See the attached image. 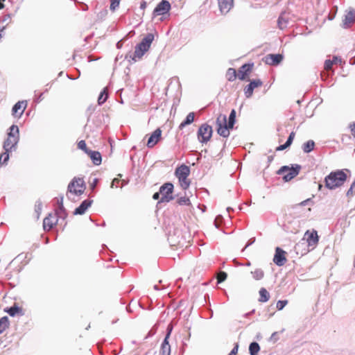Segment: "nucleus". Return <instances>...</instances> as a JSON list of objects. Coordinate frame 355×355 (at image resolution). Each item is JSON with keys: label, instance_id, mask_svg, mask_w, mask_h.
<instances>
[{"label": "nucleus", "instance_id": "obj_1", "mask_svg": "<svg viewBox=\"0 0 355 355\" xmlns=\"http://www.w3.org/2000/svg\"><path fill=\"white\" fill-rule=\"evenodd\" d=\"M236 119V111L232 110L229 116L228 123L227 116L225 114H220L216 119V131L217 133L223 137H227L230 135V130L233 128Z\"/></svg>", "mask_w": 355, "mask_h": 355}, {"label": "nucleus", "instance_id": "obj_2", "mask_svg": "<svg viewBox=\"0 0 355 355\" xmlns=\"http://www.w3.org/2000/svg\"><path fill=\"white\" fill-rule=\"evenodd\" d=\"M154 40V35L148 33L146 37L135 46L134 53H128L126 58H130L132 61L137 62L141 59L146 52H147Z\"/></svg>", "mask_w": 355, "mask_h": 355}, {"label": "nucleus", "instance_id": "obj_3", "mask_svg": "<svg viewBox=\"0 0 355 355\" xmlns=\"http://www.w3.org/2000/svg\"><path fill=\"white\" fill-rule=\"evenodd\" d=\"M347 178V175L343 170L332 171L324 178L325 187L331 190L335 189L343 185Z\"/></svg>", "mask_w": 355, "mask_h": 355}, {"label": "nucleus", "instance_id": "obj_4", "mask_svg": "<svg viewBox=\"0 0 355 355\" xmlns=\"http://www.w3.org/2000/svg\"><path fill=\"white\" fill-rule=\"evenodd\" d=\"M303 240L306 241L307 243L308 248L304 249L300 251V248L301 243H297L295 246V250L297 254H300L302 255L306 254L310 250H314L318 245L319 241V236L318 235V232L315 230H307L304 235Z\"/></svg>", "mask_w": 355, "mask_h": 355}, {"label": "nucleus", "instance_id": "obj_5", "mask_svg": "<svg viewBox=\"0 0 355 355\" xmlns=\"http://www.w3.org/2000/svg\"><path fill=\"white\" fill-rule=\"evenodd\" d=\"M19 140V128L16 125H12L9 128L8 137L3 143V148L6 151L15 150Z\"/></svg>", "mask_w": 355, "mask_h": 355}, {"label": "nucleus", "instance_id": "obj_6", "mask_svg": "<svg viewBox=\"0 0 355 355\" xmlns=\"http://www.w3.org/2000/svg\"><path fill=\"white\" fill-rule=\"evenodd\" d=\"M86 189L85 181L80 178H74L71 182L69 184L67 188V192L69 198L76 196H79L82 195Z\"/></svg>", "mask_w": 355, "mask_h": 355}, {"label": "nucleus", "instance_id": "obj_7", "mask_svg": "<svg viewBox=\"0 0 355 355\" xmlns=\"http://www.w3.org/2000/svg\"><path fill=\"white\" fill-rule=\"evenodd\" d=\"M175 174L178 178L179 183L182 189L186 190L189 188L191 181L188 178L190 174L189 166L182 164L175 169Z\"/></svg>", "mask_w": 355, "mask_h": 355}, {"label": "nucleus", "instance_id": "obj_8", "mask_svg": "<svg viewBox=\"0 0 355 355\" xmlns=\"http://www.w3.org/2000/svg\"><path fill=\"white\" fill-rule=\"evenodd\" d=\"M300 169L301 166L297 164L292 167L284 166L277 171V174L282 175L285 182H288L299 174Z\"/></svg>", "mask_w": 355, "mask_h": 355}, {"label": "nucleus", "instance_id": "obj_9", "mask_svg": "<svg viewBox=\"0 0 355 355\" xmlns=\"http://www.w3.org/2000/svg\"><path fill=\"white\" fill-rule=\"evenodd\" d=\"M173 184L171 182H166L162 185L159 188L161 198L159 202H168L173 200Z\"/></svg>", "mask_w": 355, "mask_h": 355}, {"label": "nucleus", "instance_id": "obj_10", "mask_svg": "<svg viewBox=\"0 0 355 355\" xmlns=\"http://www.w3.org/2000/svg\"><path fill=\"white\" fill-rule=\"evenodd\" d=\"M213 130L211 125L203 123L202 124L198 131L197 136L200 142H208L212 136Z\"/></svg>", "mask_w": 355, "mask_h": 355}, {"label": "nucleus", "instance_id": "obj_11", "mask_svg": "<svg viewBox=\"0 0 355 355\" xmlns=\"http://www.w3.org/2000/svg\"><path fill=\"white\" fill-rule=\"evenodd\" d=\"M171 10V3L167 0H162L157 4L153 10V15L154 17L158 15H163Z\"/></svg>", "mask_w": 355, "mask_h": 355}, {"label": "nucleus", "instance_id": "obj_12", "mask_svg": "<svg viewBox=\"0 0 355 355\" xmlns=\"http://www.w3.org/2000/svg\"><path fill=\"white\" fill-rule=\"evenodd\" d=\"M58 222L57 214H49L43 220V227L45 231H50Z\"/></svg>", "mask_w": 355, "mask_h": 355}, {"label": "nucleus", "instance_id": "obj_13", "mask_svg": "<svg viewBox=\"0 0 355 355\" xmlns=\"http://www.w3.org/2000/svg\"><path fill=\"white\" fill-rule=\"evenodd\" d=\"M27 105L28 103L26 101H18L12 108V115L16 118H20L26 109Z\"/></svg>", "mask_w": 355, "mask_h": 355}, {"label": "nucleus", "instance_id": "obj_14", "mask_svg": "<svg viewBox=\"0 0 355 355\" xmlns=\"http://www.w3.org/2000/svg\"><path fill=\"white\" fill-rule=\"evenodd\" d=\"M286 252L279 247L275 249V254L274 255L273 261L278 266H284L287 259L286 257Z\"/></svg>", "mask_w": 355, "mask_h": 355}, {"label": "nucleus", "instance_id": "obj_15", "mask_svg": "<svg viewBox=\"0 0 355 355\" xmlns=\"http://www.w3.org/2000/svg\"><path fill=\"white\" fill-rule=\"evenodd\" d=\"M252 64H245L242 65L238 70L237 77L241 80H245L248 79L249 74L252 71Z\"/></svg>", "mask_w": 355, "mask_h": 355}, {"label": "nucleus", "instance_id": "obj_16", "mask_svg": "<svg viewBox=\"0 0 355 355\" xmlns=\"http://www.w3.org/2000/svg\"><path fill=\"white\" fill-rule=\"evenodd\" d=\"M234 3V0H218V8L221 14H227L233 8Z\"/></svg>", "mask_w": 355, "mask_h": 355}, {"label": "nucleus", "instance_id": "obj_17", "mask_svg": "<svg viewBox=\"0 0 355 355\" xmlns=\"http://www.w3.org/2000/svg\"><path fill=\"white\" fill-rule=\"evenodd\" d=\"M282 60L283 56L281 54H268L263 59L264 62L269 65H277Z\"/></svg>", "mask_w": 355, "mask_h": 355}, {"label": "nucleus", "instance_id": "obj_18", "mask_svg": "<svg viewBox=\"0 0 355 355\" xmlns=\"http://www.w3.org/2000/svg\"><path fill=\"white\" fill-rule=\"evenodd\" d=\"M263 83L259 80H253L244 88V93L246 98H250L253 94L254 89L261 87Z\"/></svg>", "mask_w": 355, "mask_h": 355}, {"label": "nucleus", "instance_id": "obj_19", "mask_svg": "<svg viewBox=\"0 0 355 355\" xmlns=\"http://www.w3.org/2000/svg\"><path fill=\"white\" fill-rule=\"evenodd\" d=\"M162 136V130L159 128L156 129L149 137L147 142L148 148L154 147L160 140Z\"/></svg>", "mask_w": 355, "mask_h": 355}, {"label": "nucleus", "instance_id": "obj_20", "mask_svg": "<svg viewBox=\"0 0 355 355\" xmlns=\"http://www.w3.org/2000/svg\"><path fill=\"white\" fill-rule=\"evenodd\" d=\"M355 21V10H349L343 20V26L345 28L349 27Z\"/></svg>", "mask_w": 355, "mask_h": 355}, {"label": "nucleus", "instance_id": "obj_21", "mask_svg": "<svg viewBox=\"0 0 355 355\" xmlns=\"http://www.w3.org/2000/svg\"><path fill=\"white\" fill-rule=\"evenodd\" d=\"M92 203V200L88 199L83 201L80 205L75 209L74 214L82 215L85 214L86 210L91 206Z\"/></svg>", "mask_w": 355, "mask_h": 355}, {"label": "nucleus", "instance_id": "obj_22", "mask_svg": "<svg viewBox=\"0 0 355 355\" xmlns=\"http://www.w3.org/2000/svg\"><path fill=\"white\" fill-rule=\"evenodd\" d=\"M170 336V331L166 334L160 349V355H171V346L168 343V339Z\"/></svg>", "mask_w": 355, "mask_h": 355}, {"label": "nucleus", "instance_id": "obj_23", "mask_svg": "<svg viewBox=\"0 0 355 355\" xmlns=\"http://www.w3.org/2000/svg\"><path fill=\"white\" fill-rule=\"evenodd\" d=\"M87 154L89 155L92 162L95 165H100L102 162L101 155L98 151H94L89 150Z\"/></svg>", "mask_w": 355, "mask_h": 355}, {"label": "nucleus", "instance_id": "obj_24", "mask_svg": "<svg viewBox=\"0 0 355 355\" xmlns=\"http://www.w3.org/2000/svg\"><path fill=\"white\" fill-rule=\"evenodd\" d=\"M12 23V15L10 14H6L0 17V24L2 26H0V32H3L6 28Z\"/></svg>", "mask_w": 355, "mask_h": 355}, {"label": "nucleus", "instance_id": "obj_25", "mask_svg": "<svg viewBox=\"0 0 355 355\" xmlns=\"http://www.w3.org/2000/svg\"><path fill=\"white\" fill-rule=\"evenodd\" d=\"M289 21V17L285 13H282L277 19L278 28L281 30L285 29Z\"/></svg>", "mask_w": 355, "mask_h": 355}, {"label": "nucleus", "instance_id": "obj_26", "mask_svg": "<svg viewBox=\"0 0 355 355\" xmlns=\"http://www.w3.org/2000/svg\"><path fill=\"white\" fill-rule=\"evenodd\" d=\"M295 133L294 132H291L286 142L284 144L280 145L278 147H277L276 150H277V151L284 150L286 148H287L288 147H289L291 145V144L295 138Z\"/></svg>", "mask_w": 355, "mask_h": 355}, {"label": "nucleus", "instance_id": "obj_27", "mask_svg": "<svg viewBox=\"0 0 355 355\" xmlns=\"http://www.w3.org/2000/svg\"><path fill=\"white\" fill-rule=\"evenodd\" d=\"M194 117H195L194 112L189 113L186 117V119L180 124L179 128L182 129L186 125L193 123L194 121Z\"/></svg>", "mask_w": 355, "mask_h": 355}, {"label": "nucleus", "instance_id": "obj_28", "mask_svg": "<svg viewBox=\"0 0 355 355\" xmlns=\"http://www.w3.org/2000/svg\"><path fill=\"white\" fill-rule=\"evenodd\" d=\"M237 78V72L234 68H229L226 72V78L228 81L233 82Z\"/></svg>", "mask_w": 355, "mask_h": 355}, {"label": "nucleus", "instance_id": "obj_29", "mask_svg": "<svg viewBox=\"0 0 355 355\" xmlns=\"http://www.w3.org/2000/svg\"><path fill=\"white\" fill-rule=\"evenodd\" d=\"M259 295H260V297H259V302H266L268 301V300L270 298L269 293L264 288H261L260 289Z\"/></svg>", "mask_w": 355, "mask_h": 355}, {"label": "nucleus", "instance_id": "obj_30", "mask_svg": "<svg viewBox=\"0 0 355 355\" xmlns=\"http://www.w3.org/2000/svg\"><path fill=\"white\" fill-rule=\"evenodd\" d=\"M9 326V320L7 316L0 319V334L3 333Z\"/></svg>", "mask_w": 355, "mask_h": 355}, {"label": "nucleus", "instance_id": "obj_31", "mask_svg": "<svg viewBox=\"0 0 355 355\" xmlns=\"http://www.w3.org/2000/svg\"><path fill=\"white\" fill-rule=\"evenodd\" d=\"M315 143L313 140H309L302 146V149L304 153H310L314 148Z\"/></svg>", "mask_w": 355, "mask_h": 355}, {"label": "nucleus", "instance_id": "obj_32", "mask_svg": "<svg viewBox=\"0 0 355 355\" xmlns=\"http://www.w3.org/2000/svg\"><path fill=\"white\" fill-rule=\"evenodd\" d=\"M260 350L259 344L256 342L252 343L249 346V351L250 355H257Z\"/></svg>", "mask_w": 355, "mask_h": 355}, {"label": "nucleus", "instance_id": "obj_33", "mask_svg": "<svg viewBox=\"0 0 355 355\" xmlns=\"http://www.w3.org/2000/svg\"><path fill=\"white\" fill-rule=\"evenodd\" d=\"M252 275L253 276V278L256 280H260L264 276L263 271L260 268H257L254 271H252Z\"/></svg>", "mask_w": 355, "mask_h": 355}, {"label": "nucleus", "instance_id": "obj_34", "mask_svg": "<svg viewBox=\"0 0 355 355\" xmlns=\"http://www.w3.org/2000/svg\"><path fill=\"white\" fill-rule=\"evenodd\" d=\"M10 151H4L3 153L0 155V165H6L9 159V153Z\"/></svg>", "mask_w": 355, "mask_h": 355}, {"label": "nucleus", "instance_id": "obj_35", "mask_svg": "<svg viewBox=\"0 0 355 355\" xmlns=\"http://www.w3.org/2000/svg\"><path fill=\"white\" fill-rule=\"evenodd\" d=\"M5 311L7 312L10 316H15L17 313L21 311V309L15 305L7 310H5Z\"/></svg>", "mask_w": 355, "mask_h": 355}, {"label": "nucleus", "instance_id": "obj_36", "mask_svg": "<svg viewBox=\"0 0 355 355\" xmlns=\"http://www.w3.org/2000/svg\"><path fill=\"white\" fill-rule=\"evenodd\" d=\"M177 202L180 205H190L191 201L189 198L187 196L180 197L178 199Z\"/></svg>", "mask_w": 355, "mask_h": 355}, {"label": "nucleus", "instance_id": "obj_37", "mask_svg": "<svg viewBox=\"0 0 355 355\" xmlns=\"http://www.w3.org/2000/svg\"><path fill=\"white\" fill-rule=\"evenodd\" d=\"M107 94L106 92V89H104L103 92H101V94L98 96V104H102L107 100Z\"/></svg>", "mask_w": 355, "mask_h": 355}, {"label": "nucleus", "instance_id": "obj_38", "mask_svg": "<svg viewBox=\"0 0 355 355\" xmlns=\"http://www.w3.org/2000/svg\"><path fill=\"white\" fill-rule=\"evenodd\" d=\"M78 148L83 150L85 153H87L89 150L87 148L86 143L84 140H81L78 143Z\"/></svg>", "mask_w": 355, "mask_h": 355}, {"label": "nucleus", "instance_id": "obj_39", "mask_svg": "<svg viewBox=\"0 0 355 355\" xmlns=\"http://www.w3.org/2000/svg\"><path fill=\"white\" fill-rule=\"evenodd\" d=\"M227 277V275L226 272H220L217 275L218 283H221V282H224L226 279Z\"/></svg>", "mask_w": 355, "mask_h": 355}, {"label": "nucleus", "instance_id": "obj_40", "mask_svg": "<svg viewBox=\"0 0 355 355\" xmlns=\"http://www.w3.org/2000/svg\"><path fill=\"white\" fill-rule=\"evenodd\" d=\"M333 64H334V61H331V60H327L324 62V68L327 71H329L332 69Z\"/></svg>", "mask_w": 355, "mask_h": 355}, {"label": "nucleus", "instance_id": "obj_41", "mask_svg": "<svg viewBox=\"0 0 355 355\" xmlns=\"http://www.w3.org/2000/svg\"><path fill=\"white\" fill-rule=\"evenodd\" d=\"M288 304V300H279L277 302V309L278 310H282L284 307Z\"/></svg>", "mask_w": 355, "mask_h": 355}, {"label": "nucleus", "instance_id": "obj_42", "mask_svg": "<svg viewBox=\"0 0 355 355\" xmlns=\"http://www.w3.org/2000/svg\"><path fill=\"white\" fill-rule=\"evenodd\" d=\"M110 10H115V9L119 7L120 3V0H110Z\"/></svg>", "mask_w": 355, "mask_h": 355}, {"label": "nucleus", "instance_id": "obj_43", "mask_svg": "<svg viewBox=\"0 0 355 355\" xmlns=\"http://www.w3.org/2000/svg\"><path fill=\"white\" fill-rule=\"evenodd\" d=\"M239 350V345L236 343L228 355H236Z\"/></svg>", "mask_w": 355, "mask_h": 355}, {"label": "nucleus", "instance_id": "obj_44", "mask_svg": "<svg viewBox=\"0 0 355 355\" xmlns=\"http://www.w3.org/2000/svg\"><path fill=\"white\" fill-rule=\"evenodd\" d=\"M352 135L355 137V123L349 125Z\"/></svg>", "mask_w": 355, "mask_h": 355}, {"label": "nucleus", "instance_id": "obj_45", "mask_svg": "<svg viewBox=\"0 0 355 355\" xmlns=\"http://www.w3.org/2000/svg\"><path fill=\"white\" fill-rule=\"evenodd\" d=\"M120 182V180L117 179V178H114L113 180H112V184H111V187L113 188L114 186H116L117 187V185L116 184H119Z\"/></svg>", "mask_w": 355, "mask_h": 355}, {"label": "nucleus", "instance_id": "obj_46", "mask_svg": "<svg viewBox=\"0 0 355 355\" xmlns=\"http://www.w3.org/2000/svg\"><path fill=\"white\" fill-rule=\"evenodd\" d=\"M160 198H161V195H160L159 191V192H156V193H155L153 194V198L154 200H160Z\"/></svg>", "mask_w": 355, "mask_h": 355}, {"label": "nucleus", "instance_id": "obj_47", "mask_svg": "<svg viewBox=\"0 0 355 355\" xmlns=\"http://www.w3.org/2000/svg\"><path fill=\"white\" fill-rule=\"evenodd\" d=\"M338 60L339 59L337 56H334L333 59L331 60V61H334V64H336Z\"/></svg>", "mask_w": 355, "mask_h": 355}, {"label": "nucleus", "instance_id": "obj_48", "mask_svg": "<svg viewBox=\"0 0 355 355\" xmlns=\"http://www.w3.org/2000/svg\"><path fill=\"white\" fill-rule=\"evenodd\" d=\"M4 1L5 0H0V10L4 8Z\"/></svg>", "mask_w": 355, "mask_h": 355}, {"label": "nucleus", "instance_id": "obj_49", "mask_svg": "<svg viewBox=\"0 0 355 355\" xmlns=\"http://www.w3.org/2000/svg\"><path fill=\"white\" fill-rule=\"evenodd\" d=\"M58 203L60 204V209L62 208V198H61L60 201L58 200Z\"/></svg>", "mask_w": 355, "mask_h": 355}, {"label": "nucleus", "instance_id": "obj_50", "mask_svg": "<svg viewBox=\"0 0 355 355\" xmlns=\"http://www.w3.org/2000/svg\"><path fill=\"white\" fill-rule=\"evenodd\" d=\"M96 182H97V180H96V179H95V180H94V183H93L92 187H95V185H96Z\"/></svg>", "mask_w": 355, "mask_h": 355}, {"label": "nucleus", "instance_id": "obj_51", "mask_svg": "<svg viewBox=\"0 0 355 355\" xmlns=\"http://www.w3.org/2000/svg\"><path fill=\"white\" fill-rule=\"evenodd\" d=\"M272 159H273L272 156L268 157L269 162H271L272 160Z\"/></svg>", "mask_w": 355, "mask_h": 355}, {"label": "nucleus", "instance_id": "obj_52", "mask_svg": "<svg viewBox=\"0 0 355 355\" xmlns=\"http://www.w3.org/2000/svg\"><path fill=\"white\" fill-rule=\"evenodd\" d=\"M154 288H155V290H159V288H158V286H157V285L154 286Z\"/></svg>", "mask_w": 355, "mask_h": 355}, {"label": "nucleus", "instance_id": "obj_53", "mask_svg": "<svg viewBox=\"0 0 355 355\" xmlns=\"http://www.w3.org/2000/svg\"><path fill=\"white\" fill-rule=\"evenodd\" d=\"M354 266L355 267V257H354Z\"/></svg>", "mask_w": 355, "mask_h": 355}, {"label": "nucleus", "instance_id": "obj_54", "mask_svg": "<svg viewBox=\"0 0 355 355\" xmlns=\"http://www.w3.org/2000/svg\"><path fill=\"white\" fill-rule=\"evenodd\" d=\"M1 33H2V32H0V40H1V37H2Z\"/></svg>", "mask_w": 355, "mask_h": 355}]
</instances>
